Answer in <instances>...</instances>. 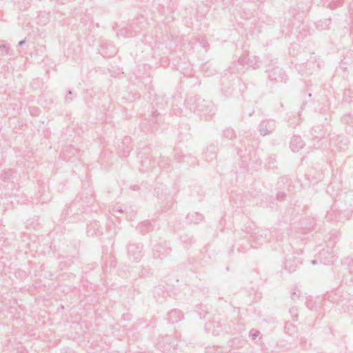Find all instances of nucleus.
<instances>
[{
	"label": "nucleus",
	"instance_id": "39448f33",
	"mask_svg": "<svg viewBox=\"0 0 353 353\" xmlns=\"http://www.w3.org/2000/svg\"><path fill=\"white\" fill-rule=\"evenodd\" d=\"M348 140L346 137L332 134L330 138V148L332 152L345 151L347 148Z\"/></svg>",
	"mask_w": 353,
	"mask_h": 353
},
{
	"label": "nucleus",
	"instance_id": "393cba45",
	"mask_svg": "<svg viewBox=\"0 0 353 353\" xmlns=\"http://www.w3.org/2000/svg\"><path fill=\"white\" fill-rule=\"evenodd\" d=\"M168 292L163 290V288L160 286L154 288V297L156 299L157 301L160 303L163 302Z\"/></svg>",
	"mask_w": 353,
	"mask_h": 353
},
{
	"label": "nucleus",
	"instance_id": "7ed1b4c3",
	"mask_svg": "<svg viewBox=\"0 0 353 353\" xmlns=\"http://www.w3.org/2000/svg\"><path fill=\"white\" fill-rule=\"evenodd\" d=\"M138 157L140 159L139 170L142 172L152 171L155 168L154 161L152 159L150 149L143 148L138 152Z\"/></svg>",
	"mask_w": 353,
	"mask_h": 353
},
{
	"label": "nucleus",
	"instance_id": "a19ab883",
	"mask_svg": "<svg viewBox=\"0 0 353 353\" xmlns=\"http://www.w3.org/2000/svg\"><path fill=\"white\" fill-rule=\"evenodd\" d=\"M306 306L308 309L310 310H316L317 309V306L316 305V303L313 302L312 300H307L305 303Z\"/></svg>",
	"mask_w": 353,
	"mask_h": 353
},
{
	"label": "nucleus",
	"instance_id": "bf43d9fd",
	"mask_svg": "<svg viewBox=\"0 0 353 353\" xmlns=\"http://www.w3.org/2000/svg\"><path fill=\"white\" fill-rule=\"evenodd\" d=\"M313 179H314V180H316V179H317V178H316V177H313Z\"/></svg>",
	"mask_w": 353,
	"mask_h": 353
},
{
	"label": "nucleus",
	"instance_id": "49530a36",
	"mask_svg": "<svg viewBox=\"0 0 353 353\" xmlns=\"http://www.w3.org/2000/svg\"><path fill=\"white\" fill-rule=\"evenodd\" d=\"M26 43V39L21 40V41H20L18 43V46H23V45H24Z\"/></svg>",
	"mask_w": 353,
	"mask_h": 353
},
{
	"label": "nucleus",
	"instance_id": "0eeeda50",
	"mask_svg": "<svg viewBox=\"0 0 353 353\" xmlns=\"http://www.w3.org/2000/svg\"><path fill=\"white\" fill-rule=\"evenodd\" d=\"M128 258L138 262L143 256V245L141 243H130L127 247Z\"/></svg>",
	"mask_w": 353,
	"mask_h": 353
},
{
	"label": "nucleus",
	"instance_id": "473e14b6",
	"mask_svg": "<svg viewBox=\"0 0 353 353\" xmlns=\"http://www.w3.org/2000/svg\"><path fill=\"white\" fill-rule=\"evenodd\" d=\"M223 137L228 140H232L236 138V133L232 128H228L223 130Z\"/></svg>",
	"mask_w": 353,
	"mask_h": 353
},
{
	"label": "nucleus",
	"instance_id": "f704fd0d",
	"mask_svg": "<svg viewBox=\"0 0 353 353\" xmlns=\"http://www.w3.org/2000/svg\"><path fill=\"white\" fill-rule=\"evenodd\" d=\"M170 161L168 157L161 156L158 165L161 169H166L170 166Z\"/></svg>",
	"mask_w": 353,
	"mask_h": 353
},
{
	"label": "nucleus",
	"instance_id": "ea45409f",
	"mask_svg": "<svg viewBox=\"0 0 353 353\" xmlns=\"http://www.w3.org/2000/svg\"><path fill=\"white\" fill-rule=\"evenodd\" d=\"M343 264L347 266L350 272H353V259L346 258L344 259Z\"/></svg>",
	"mask_w": 353,
	"mask_h": 353
},
{
	"label": "nucleus",
	"instance_id": "13d9d810",
	"mask_svg": "<svg viewBox=\"0 0 353 353\" xmlns=\"http://www.w3.org/2000/svg\"><path fill=\"white\" fill-rule=\"evenodd\" d=\"M254 111L252 110L251 112L249 113V116L251 117L254 114Z\"/></svg>",
	"mask_w": 353,
	"mask_h": 353
},
{
	"label": "nucleus",
	"instance_id": "c756f323",
	"mask_svg": "<svg viewBox=\"0 0 353 353\" xmlns=\"http://www.w3.org/2000/svg\"><path fill=\"white\" fill-rule=\"evenodd\" d=\"M137 32L133 30L132 28H123L118 32L117 36H122L123 37H133L136 35Z\"/></svg>",
	"mask_w": 353,
	"mask_h": 353
},
{
	"label": "nucleus",
	"instance_id": "72a5a7b5",
	"mask_svg": "<svg viewBox=\"0 0 353 353\" xmlns=\"http://www.w3.org/2000/svg\"><path fill=\"white\" fill-rule=\"evenodd\" d=\"M154 102L155 105L159 108H164L167 105V101L164 99L162 96H156Z\"/></svg>",
	"mask_w": 353,
	"mask_h": 353
},
{
	"label": "nucleus",
	"instance_id": "6e6552de",
	"mask_svg": "<svg viewBox=\"0 0 353 353\" xmlns=\"http://www.w3.org/2000/svg\"><path fill=\"white\" fill-rule=\"evenodd\" d=\"M268 79L274 83L286 82L288 78L283 70L279 66L272 65V68L267 69Z\"/></svg>",
	"mask_w": 353,
	"mask_h": 353
},
{
	"label": "nucleus",
	"instance_id": "4c0bfd02",
	"mask_svg": "<svg viewBox=\"0 0 353 353\" xmlns=\"http://www.w3.org/2000/svg\"><path fill=\"white\" fill-rule=\"evenodd\" d=\"M343 0H332L327 5V8L331 10H335L343 5Z\"/></svg>",
	"mask_w": 353,
	"mask_h": 353
},
{
	"label": "nucleus",
	"instance_id": "09e8293b",
	"mask_svg": "<svg viewBox=\"0 0 353 353\" xmlns=\"http://www.w3.org/2000/svg\"><path fill=\"white\" fill-rule=\"evenodd\" d=\"M184 158H185V156H183V155H181V156L179 157V160H178L177 161H178V162H182V161H183Z\"/></svg>",
	"mask_w": 353,
	"mask_h": 353
},
{
	"label": "nucleus",
	"instance_id": "ddd939ff",
	"mask_svg": "<svg viewBox=\"0 0 353 353\" xmlns=\"http://www.w3.org/2000/svg\"><path fill=\"white\" fill-rule=\"evenodd\" d=\"M319 258L320 263L324 265H331L336 260V256L329 248L321 250L319 254Z\"/></svg>",
	"mask_w": 353,
	"mask_h": 353
},
{
	"label": "nucleus",
	"instance_id": "1a4fd4ad",
	"mask_svg": "<svg viewBox=\"0 0 353 353\" xmlns=\"http://www.w3.org/2000/svg\"><path fill=\"white\" fill-rule=\"evenodd\" d=\"M238 62L241 65L247 66V68H252L253 69H256L260 65L259 57L256 56L250 57L247 51L241 54Z\"/></svg>",
	"mask_w": 353,
	"mask_h": 353
},
{
	"label": "nucleus",
	"instance_id": "c03bdc74",
	"mask_svg": "<svg viewBox=\"0 0 353 353\" xmlns=\"http://www.w3.org/2000/svg\"><path fill=\"white\" fill-rule=\"evenodd\" d=\"M299 297V295L296 294V292H293L292 294H291V299L294 300L297 298Z\"/></svg>",
	"mask_w": 353,
	"mask_h": 353
},
{
	"label": "nucleus",
	"instance_id": "aec40b11",
	"mask_svg": "<svg viewBox=\"0 0 353 353\" xmlns=\"http://www.w3.org/2000/svg\"><path fill=\"white\" fill-rule=\"evenodd\" d=\"M78 153V150L74 146L68 145L63 149L62 155L65 160L70 161L72 157Z\"/></svg>",
	"mask_w": 353,
	"mask_h": 353
},
{
	"label": "nucleus",
	"instance_id": "a878e982",
	"mask_svg": "<svg viewBox=\"0 0 353 353\" xmlns=\"http://www.w3.org/2000/svg\"><path fill=\"white\" fill-rule=\"evenodd\" d=\"M299 263V259L295 257H293L292 263H291L290 259H289L285 263V269L290 273L293 272L296 270Z\"/></svg>",
	"mask_w": 353,
	"mask_h": 353
},
{
	"label": "nucleus",
	"instance_id": "864d4df0",
	"mask_svg": "<svg viewBox=\"0 0 353 353\" xmlns=\"http://www.w3.org/2000/svg\"><path fill=\"white\" fill-rule=\"evenodd\" d=\"M274 161H275V159L274 158L270 157V162H269L270 163H274Z\"/></svg>",
	"mask_w": 353,
	"mask_h": 353
},
{
	"label": "nucleus",
	"instance_id": "5701e85b",
	"mask_svg": "<svg viewBox=\"0 0 353 353\" xmlns=\"http://www.w3.org/2000/svg\"><path fill=\"white\" fill-rule=\"evenodd\" d=\"M203 216L199 212L188 214L186 216V221L188 223L198 224L203 220Z\"/></svg>",
	"mask_w": 353,
	"mask_h": 353
},
{
	"label": "nucleus",
	"instance_id": "9d476101",
	"mask_svg": "<svg viewBox=\"0 0 353 353\" xmlns=\"http://www.w3.org/2000/svg\"><path fill=\"white\" fill-rule=\"evenodd\" d=\"M172 249L166 241L157 243L153 248V256L156 259H163L170 254Z\"/></svg>",
	"mask_w": 353,
	"mask_h": 353
},
{
	"label": "nucleus",
	"instance_id": "a18cd8bd",
	"mask_svg": "<svg viewBox=\"0 0 353 353\" xmlns=\"http://www.w3.org/2000/svg\"><path fill=\"white\" fill-rule=\"evenodd\" d=\"M72 98L69 97V95H65V103H70L72 101Z\"/></svg>",
	"mask_w": 353,
	"mask_h": 353
},
{
	"label": "nucleus",
	"instance_id": "2eb2a0df",
	"mask_svg": "<svg viewBox=\"0 0 353 353\" xmlns=\"http://www.w3.org/2000/svg\"><path fill=\"white\" fill-rule=\"evenodd\" d=\"M184 317L182 311L178 309L170 310L167 314V321L170 324H174L181 321Z\"/></svg>",
	"mask_w": 353,
	"mask_h": 353
},
{
	"label": "nucleus",
	"instance_id": "5fc2aeb1",
	"mask_svg": "<svg viewBox=\"0 0 353 353\" xmlns=\"http://www.w3.org/2000/svg\"><path fill=\"white\" fill-rule=\"evenodd\" d=\"M273 62V60H271L270 61V68H272V65L274 64L275 65V63H272Z\"/></svg>",
	"mask_w": 353,
	"mask_h": 353
},
{
	"label": "nucleus",
	"instance_id": "bb28decb",
	"mask_svg": "<svg viewBox=\"0 0 353 353\" xmlns=\"http://www.w3.org/2000/svg\"><path fill=\"white\" fill-rule=\"evenodd\" d=\"M331 23H332V19L330 17L327 18V19H324L322 20H319L316 23V27L319 30H328V29H330Z\"/></svg>",
	"mask_w": 353,
	"mask_h": 353
},
{
	"label": "nucleus",
	"instance_id": "6e6d98bb",
	"mask_svg": "<svg viewBox=\"0 0 353 353\" xmlns=\"http://www.w3.org/2000/svg\"><path fill=\"white\" fill-rule=\"evenodd\" d=\"M273 62V60H271L270 61V68H272V65L274 64L275 65V63H272Z\"/></svg>",
	"mask_w": 353,
	"mask_h": 353
},
{
	"label": "nucleus",
	"instance_id": "58836bf2",
	"mask_svg": "<svg viewBox=\"0 0 353 353\" xmlns=\"http://www.w3.org/2000/svg\"><path fill=\"white\" fill-rule=\"evenodd\" d=\"M290 314H291V317L293 320V321L296 322L299 320V315H298V309L296 307H292L289 310Z\"/></svg>",
	"mask_w": 353,
	"mask_h": 353
},
{
	"label": "nucleus",
	"instance_id": "4468645a",
	"mask_svg": "<svg viewBox=\"0 0 353 353\" xmlns=\"http://www.w3.org/2000/svg\"><path fill=\"white\" fill-rule=\"evenodd\" d=\"M205 330L206 332L211 333L214 336H219L222 332V327L219 321H209L205 323Z\"/></svg>",
	"mask_w": 353,
	"mask_h": 353
},
{
	"label": "nucleus",
	"instance_id": "603ef678",
	"mask_svg": "<svg viewBox=\"0 0 353 353\" xmlns=\"http://www.w3.org/2000/svg\"><path fill=\"white\" fill-rule=\"evenodd\" d=\"M72 94H73V92L71 90H69L68 91V94L66 95H72Z\"/></svg>",
	"mask_w": 353,
	"mask_h": 353
},
{
	"label": "nucleus",
	"instance_id": "20e7f679",
	"mask_svg": "<svg viewBox=\"0 0 353 353\" xmlns=\"http://www.w3.org/2000/svg\"><path fill=\"white\" fill-rule=\"evenodd\" d=\"M176 339L172 336L165 335L158 338L157 347L163 353H173L177 349Z\"/></svg>",
	"mask_w": 353,
	"mask_h": 353
},
{
	"label": "nucleus",
	"instance_id": "c9c22d12",
	"mask_svg": "<svg viewBox=\"0 0 353 353\" xmlns=\"http://www.w3.org/2000/svg\"><path fill=\"white\" fill-rule=\"evenodd\" d=\"M341 121L345 125L353 126V116L350 114H345L341 118Z\"/></svg>",
	"mask_w": 353,
	"mask_h": 353
},
{
	"label": "nucleus",
	"instance_id": "f8f14e48",
	"mask_svg": "<svg viewBox=\"0 0 353 353\" xmlns=\"http://www.w3.org/2000/svg\"><path fill=\"white\" fill-rule=\"evenodd\" d=\"M276 129L274 120H264L259 125L258 130L261 135L265 136L273 132Z\"/></svg>",
	"mask_w": 353,
	"mask_h": 353
},
{
	"label": "nucleus",
	"instance_id": "cd10ccee",
	"mask_svg": "<svg viewBox=\"0 0 353 353\" xmlns=\"http://www.w3.org/2000/svg\"><path fill=\"white\" fill-rule=\"evenodd\" d=\"M103 264L102 267L104 270H107L108 268H114L116 266V262L110 256L106 255L105 257H102Z\"/></svg>",
	"mask_w": 353,
	"mask_h": 353
},
{
	"label": "nucleus",
	"instance_id": "412c9836",
	"mask_svg": "<svg viewBox=\"0 0 353 353\" xmlns=\"http://www.w3.org/2000/svg\"><path fill=\"white\" fill-rule=\"evenodd\" d=\"M87 233L89 235L101 234L102 231H101V228L99 221H94L91 222L88 225Z\"/></svg>",
	"mask_w": 353,
	"mask_h": 353
},
{
	"label": "nucleus",
	"instance_id": "e433bc0d",
	"mask_svg": "<svg viewBox=\"0 0 353 353\" xmlns=\"http://www.w3.org/2000/svg\"><path fill=\"white\" fill-rule=\"evenodd\" d=\"M14 172L12 170H4L1 172L0 178L3 181H6L12 178Z\"/></svg>",
	"mask_w": 353,
	"mask_h": 353
},
{
	"label": "nucleus",
	"instance_id": "c85d7f7f",
	"mask_svg": "<svg viewBox=\"0 0 353 353\" xmlns=\"http://www.w3.org/2000/svg\"><path fill=\"white\" fill-rule=\"evenodd\" d=\"M243 341L239 338H232L228 341V346L232 349H239L243 346Z\"/></svg>",
	"mask_w": 353,
	"mask_h": 353
},
{
	"label": "nucleus",
	"instance_id": "6ab92c4d",
	"mask_svg": "<svg viewBox=\"0 0 353 353\" xmlns=\"http://www.w3.org/2000/svg\"><path fill=\"white\" fill-rule=\"evenodd\" d=\"M305 143L300 136H293L290 141V148L293 152H298L303 148Z\"/></svg>",
	"mask_w": 353,
	"mask_h": 353
},
{
	"label": "nucleus",
	"instance_id": "f3484780",
	"mask_svg": "<svg viewBox=\"0 0 353 353\" xmlns=\"http://www.w3.org/2000/svg\"><path fill=\"white\" fill-rule=\"evenodd\" d=\"M325 219L327 221H338L347 218L343 212L339 211L332 207L327 211Z\"/></svg>",
	"mask_w": 353,
	"mask_h": 353
},
{
	"label": "nucleus",
	"instance_id": "f03ea898",
	"mask_svg": "<svg viewBox=\"0 0 353 353\" xmlns=\"http://www.w3.org/2000/svg\"><path fill=\"white\" fill-rule=\"evenodd\" d=\"M238 155L241 161V167L248 168L251 163L256 165H261L262 161L257 157L256 151L254 148H250L248 151L247 148L245 150L239 149L238 151Z\"/></svg>",
	"mask_w": 353,
	"mask_h": 353
},
{
	"label": "nucleus",
	"instance_id": "423d86ee",
	"mask_svg": "<svg viewBox=\"0 0 353 353\" xmlns=\"http://www.w3.org/2000/svg\"><path fill=\"white\" fill-rule=\"evenodd\" d=\"M291 181L289 178L282 176L279 178L277 183V192L276 199L279 201H283L286 198V191L290 192Z\"/></svg>",
	"mask_w": 353,
	"mask_h": 353
},
{
	"label": "nucleus",
	"instance_id": "2f4dec72",
	"mask_svg": "<svg viewBox=\"0 0 353 353\" xmlns=\"http://www.w3.org/2000/svg\"><path fill=\"white\" fill-rule=\"evenodd\" d=\"M181 240L185 247L192 245L194 242L193 236L187 234L181 235Z\"/></svg>",
	"mask_w": 353,
	"mask_h": 353
},
{
	"label": "nucleus",
	"instance_id": "4be33fe9",
	"mask_svg": "<svg viewBox=\"0 0 353 353\" xmlns=\"http://www.w3.org/2000/svg\"><path fill=\"white\" fill-rule=\"evenodd\" d=\"M162 120V115L157 112V110H154L152 112L151 119L150 120V130H154L157 128L156 124L159 123Z\"/></svg>",
	"mask_w": 353,
	"mask_h": 353
},
{
	"label": "nucleus",
	"instance_id": "37998d69",
	"mask_svg": "<svg viewBox=\"0 0 353 353\" xmlns=\"http://www.w3.org/2000/svg\"><path fill=\"white\" fill-rule=\"evenodd\" d=\"M0 50L2 52L3 54H8L9 48L6 45H1L0 46Z\"/></svg>",
	"mask_w": 353,
	"mask_h": 353
},
{
	"label": "nucleus",
	"instance_id": "de8ad7c7",
	"mask_svg": "<svg viewBox=\"0 0 353 353\" xmlns=\"http://www.w3.org/2000/svg\"><path fill=\"white\" fill-rule=\"evenodd\" d=\"M38 108H31V114H36V112L38 111Z\"/></svg>",
	"mask_w": 353,
	"mask_h": 353
},
{
	"label": "nucleus",
	"instance_id": "7c9ffc66",
	"mask_svg": "<svg viewBox=\"0 0 353 353\" xmlns=\"http://www.w3.org/2000/svg\"><path fill=\"white\" fill-rule=\"evenodd\" d=\"M285 332L289 335H293L296 332V326L291 322L287 321L285 325Z\"/></svg>",
	"mask_w": 353,
	"mask_h": 353
},
{
	"label": "nucleus",
	"instance_id": "b1692460",
	"mask_svg": "<svg viewBox=\"0 0 353 353\" xmlns=\"http://www.w3.org/2000/svg\"><path fill=\"white\" fill-rule=\"evenodd\" d=\"M154 226L150 221H145L139 224L137 229L143 234L153 230Z\"/></svg>",
	"mask_w": 353,
	"mask_h": 353
},
{
	"label": "nucleus",
	"instance_id": "3c124183",
	"mask_svg": "<svg viewBox=\"0 0 353 353\" xmlns=\"http://www.w3.org/2000/svg\"><path fill=\"white\" fill-rule=\"evenodd\" d=\"M311 263L313 265H316L318 263V261L317 260H312V261H311Z\"/></svg>",
	"mask_w": 353,
	"mask_h": 353
},
{
	"label": "nucleus",
	"instance_id": "4d7b16f0",
	"mask_svg": "<svg viewBox=\"0 0 353 353\" xmlns=\"http://www.w3.org/2000/svg\"><path fill=\"white\" fill-rule=\"evenodd\" d=\"M114 211L119 212H123L122 209H117V210H113Z\"/></svg>",
	"mask_w": 353,
	"mask_h": 353
},
{
	"label": "nucleus",
	"instance_id": "8fccbe9b",
	"mask_svg": "<svg viewBox=\"0 0 353 353\" xmlns=\"http://www.w3.org/2000/svg\"><path fill=\"white\" fill-rule=\"evenodd\" d=\"M131 188L133 190H139V188L138 185H135L132 186Z\"/></svg>",
	"mask_w": 353,
	"mask_h": 353
},
{
	"label": "nucleus",
	"instance_id": "9b49d317",
	"mask_svg": "<svg viewBox=\"0 0 353 353\" xmlns=\"http://www.w3.org/2000/svg\"><path fill=\"white\" fill-rule=\"evenodd\" d=\"M132 139L130 137H125L117 147V154L120 157H127L132 149Z\"/></svg>",
	"mask_w": 353,
	"mask_h": 353
},
{
	"label": "nucleus",
	"instance_id": "f257e3e1",
	"mask_svg": "<svg viewBox=\"0 0 353 353\" xmlns=\"http://www.w3.org/2000/svg\"><path fill=\"white\" fill-rule=\"evenodd\" d=\"M185 105L191 112L203 114L204 115H213L216 111L212 101H206L197 95L186 99Z\"/></svg>",
	"mask_w": 353,
	"mask_h": 353
},
{
	"label": "nucleus",
	"instance_id": "a211bd4d",
	"mask_svg": "<svg viewBox=\"0 0 353 353\" xmlns=\"http://www.w3.org/2000/svg\"><path fill=\"white\" fill-rule=\"evenodd\" d=\"M99 53L103 57H110L117 53V50L112 44L103 43L101 45Z\"/></svg>",
	"mask_w": 353,
	"mask_h": 353
},
{
	"label": "nucleus",
	"instance_id": "79ce46f5",
	"mask_svg": "<svg viewBox=\"0 0 353 353\" xmlns=\"http://www.w3.org/2000/svg\"><path fill=\"white\" fill-rule=\"evenodd\" d=\"M259 334H260V332L259 330L252 329L250 331V335L253 340H256L259 337Z\"/></svg>",
	"mask_w": 353,
	"mask_h": 353
},
{
	"label": "nucleus",
	"instance_id": "dca6fc26",
	"mask_svg": "<svg viewBox=\"0 0 353 353\" xmlns=\"http://www.w3.org/2000/svg\"><path fill=\"white\" fill-rule=\"evenodd\" d=\"M218 151V146L216 144L212 143L208 145L203 152L205 159L208 162H212L216 159Z\"/></svg>",
	"mask_w": 353,
	"mask_h": 353
}]
</instances>
